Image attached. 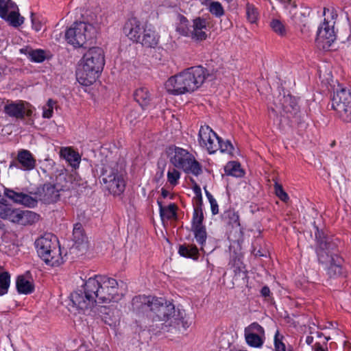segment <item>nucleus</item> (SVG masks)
Returning a JSON list of instances; mask_svg holds the SVG:
<instances>
[{"label":"nucleus","mask_w":351,"mask_h":351,"mask_svg":"<svg viewBox=\"0 0 351 351\" xmlns=\"http://www.w3.org/2000/svg\"><path fill=\"white\" fill-rule=\"evenodd\" d=\"M169 194V193L168 191H167L166 189H165L163 188L162 189V190H161V195H162L163 198L167 197Z\"/></svg>","instance_id":"58"},{"label":"nucleus","mask_w":351,"mask_h":351,"mask_svg":"<svg viewBox=\"0 0 351 351\" xmlns=\"http://www.w3.org/2000/svg\"><path fill=\"white\" fill-rule=\"evenodd\" d=\"M313 341V337L311 336H307L306 338V343L308 345H311Z\"/></svg>","instance_id":"59"},{"label":"nucleus","mask_w":351,"mask_h":351,"mask_svg":"<svg viewBox=\"0 0 351 351\" xmlns=\"http://www.w3.org/2000/svg\"><path fill=\"white\" fill-rule=\"evenodd\" d=\"M315 351H328L327 349L324 348L319 343H316L314 345Z\"/></svg>","instance_id":"56"},{"label":"nucleus","mask_w":351,"mask_h":351,"mask_svg":"<svg viewBox=\"0 0 351 351\" xmlns=\"http://www.w3.org/2000/svg\"><path fill=\"white\" fill-rule=\"evenodd\" d=\"M283 3H291V0H280Z\"/></svg>","instance_id":"64"},{"label":"nucleus","mask_w":351,"mask_h":351,"mask_svg":"<svg viewBox=\"0 0 351 351\" xmlns=\"http://www.w3.org/2000/svg\"><path fill=\"white\" fill-rule=\"evenodd\" d=\"M204 214L202 208H194L191 228L204 227L203 225Z\"/></svg>","instance_id":"34"},{"label":"nucleus","mask_w":351,"mask_h":351,"mask_svg":"<svg viewBox=\"0 0 351 351\" xmlns=\"http://www.w3.org/2000/svg\"><path fill=\"white\" fill-rule=\"evenodd\" d=\"M152 297L145 295H137L132 300V310L136 313L144 312L148 308L151 309Z\"/></svg>","instance_id":"20"},{"label":"nucleus","mask_w":351,"mask_h":351,"mask_svg":"<svg viewBox=\"0 0 351 351\" xmlns=\"http://www.w3.org/2000/svg\"><path fill=\"white\" fill-rule=\"evenodd\" d=\"M261 295L266 298L270 295V289L267 286H264L261 290Z\"/></svg>","instance_id":"55"},{"label":"nucleus","mask_w":351,"mask_h":351,"mask_svg":"<svg viewBox=\"0 0 351 351\" xmlns=\"http://www.w3.org/2000/svg\"><path fill=\"white\" fill-rule=\"evenodd\" d=\"M225 172L228 176L240 178L243 176V171L240 165L234 161L228 162L225 167Z\"/></svg>","instance_id":"33"},{"label":"nucleus","mask_w":351,"mask_h":351,"mask_svg":"<svg viewBox=\"0 0 351 351\" xmlns=\"http://www.w3.org/2000/svg\"><path fill=\"white\" fill-rule=\"evenodd\" d=\"M17 160L21 165L20 168L24 171H31L36 167V160L32 153L26 149L19 152Z\"/></svg>","instance_id":"19"},{"label":"nucleus","mask_w":351,"mask_h":351,"mask_svg":"<svg viewBox=\"0 0 351 351\" xmlns=\"http://www.w3.org/2000/svg\"><path fill=\"white\" fill-rule=\"evenodd\" d=\"M32 23L33 28L36 31L39 32L42 29L43 24L36 17L32 14Z\"/></svg>","instance_id":"51"},{"label":"nucleus","mask_w":351,"mask_h":351,"mask_svg":"<svg viewBox=\"0 0 351 351\" xmlns=\"http://www.w3.org/2000/svg\"><path fill=\"white\" fill-rule=\"evenodd\" d=\"M12 1L11 0H0V14H5L4 8L8 5V3Z\"/></svg>","instance_id":"53"},{"label":"nucleus","mask_w":351,"mask_h":351,"mask_svg":"<svg viewBox=\"0 0 351 351\" xmlns=\"http://www.w3.org/2000/svg\"><path fill=\"white\" fill-rule=\"evenodd\" d=\"M210 204L213 215L218 214L219 206L216 199H210Z\"/></svg>","instance_id":"52"},{"label":"nucleus","mask_w":351,"mask_h":351,"mask_svg":"<svg viewBox=\"0 0 351 351\" xmlns=\"http://www.w3.org/2000/svg\"><path fill=\"white\" fill-rule=\"evenodd\" d=\"M16 286L19 293L25 295L32 293L34 289L33 283L22 276L17 278Z\"/></svg>","instance_id":"28"},{"label":"nucleus","mask_w":351,"mask_h":351,"mask_svg":"<svg viewBox=\"0 0 351 351\" xmlns=\"http://www.w3.org/2000/svg\"><path fill=\"white\" fill-rule=\"evenodd\" d=\"M254 332L257 335L265 336L264 328L257 322H253L245 328V332Z\"/></svg>","instance_id":"46"},{"label":"nucleus","mask_w":351,"mask_h":351,"mask_svg":"<svg viewBox=\"0 0 351 351\" xmlns=\"http://www.w3.org/2000/svg\"><path fill=\"white\" fill-rule=\"evenodd\" d=\"M180 324H182L183 327H184L185 329H186V328H188V327H189V326H188V325H186V324H184V322H183L182 320H178V325H180Z\"/></svg>","instance_id":"61"},{"label":"nucleus","mask_w":351,"mask_h":351,"mask_svg":"<svg viewBox=\"0 0 351 351\" xmlns=\"http://www.w3.org/2000/svg\"><path fill=\"white\" fill-rule=\"evenodd\" d=\"M70 299L73 307L77 310L90 309L98 304L95 295L94 293H91L88 288V280L84 285V291H74L71 294Z\"/></svg>","instance_id":"11"},{"label":"nucleus","mask_w":351,"mask_h":351,"mask_svg":"<svg viewBox=\"0 0 351 351\" xmlns=\"http://www.w3.org/2000/svg\"><path fill=\"white\" fill-rule=\"evenodd\" d=\"M220 149L221 152H227L228 154H232L233 150V146L229 141L223 142L219 137V147H217V150Z\"/></svg>","instance_id":"49"},{"label":"nucleus","mask_w":351,"mask_h":351,"mask_svg":"<svg viewBox=\"0 0 351 351\" xmlns=\"http://www.w3.org/2000/svg\"><path fill=\"white\" fill-rule=\"evenodd\" d=\"M169 155L170 162L175 167L195 176H198L202 173L199 163L186 149L175 147L173 149H169Z\"/></svg>","instance_id":"6"},{"label":"nucleus","mask_w":351,"mask_h":351,"mask_svg":"<svg viewBox=\"0 0 351 351\" xmlns=\"http://www.w3.org/2000/svg\"><path fill=\"white\" fill-rule=\"evenodd\" d=\"M95 33L94 26L85 22H75L65 32L67 43L74 47H82Z\"/></svg>","instance_id":"7"},{"label":"nucleus","mask_w":351,"mask_h":351,"mask_svg":"<svg viewBox=\"0 0 351 351\" xmlns=\"http://www.w3.org/2000/svg\"><path fill=\"white\" fill-rule=\"evenodd\" d=\"M332 108L343 121H351V93L348 90L340 88L334 93Z\"/></svg>","instance_id":"10"},{"label":"nucleus","mask_w":351,"mask_h":351,"mask_svg":"<svg viewBox=\"0 0 351 351\" xmlns=\"http://www.w3.org/2000/svg\"><path fill=\"white\" fill-rule=\"evenodd\" d=\"M54 104L55 102L52 99H49L47 101V104L43 106V117L44 118L49 119L52 117Z\"/></svg>","instance_id":"48"},{"label":"nucleus","mask_w":351,"mask_h":351,"mask_svg":"<svg viewBox=\"0 0 351 351\" xmlns=\"http://www.w3.org/2000/svg\"><path fill=\"white\" fill-rule=\"evenodd\" d=\"M88 288L95 295L98 304L118 302L124 294L117 280L106 276L95 275L89 278Z\"/></svg>","instance_id":"4"},{"label":"nucleus","mask_w":351,"mask_h":351,"mask_svg":"<svg viewBox=\"0 0 351 351\" xmlns=\"http://www.w3.org/2000/svg\"><path fill=\"white\" fill-rule=\"evenodd\" d=\"M280 108L285 114H289L291 117L295 116L299 112L297 101L295 98L289 95L283 96Z\"/></svg>","instance_id":"21"},{"label":"nucleus","mask_w":351,"mask_h":351,"mask_svg":"<svg viewBox=\"0 0 351 351\" xmlns=\"http://www.w3.org/2000/svg\"><path fill=\"white\" fill-rule=\"evenodd\" d=\"M198 137L199 145L205 147L209 154H214L217 151L219 136L209 126H201Z\"/></svg>","instance_id":"13"},{"label":"nucleus","mask_w":351,"mask_h":351,"mask_svg":"<svg viewBox=\"0 0 351 351\" xmlns=\"http://www.w3.org/2000/svg\"><path fill=\"white\" fill-rule=\"evenodd\" d=\"M66 174L62 170V172L56 177L55 183L47 182L40 186L34 193L37 201L40 200L45 204H53L58 202L60 199V192L65 190L67 186L61 184L60 181L65 180Z\"/></svg>","instance_id":"8"},{"label":"nucleus","mask_w":351,"mask_h":351,"mask_svg":"<svg viewBox=\"0 0 351 351\" xmlns=\"http://www.w3.org/2000/svg\"><path fill=\"white\" fill-rule=\"evenodd\" d=\"M194 237L196 239V241L201 245L206 243L207 234L206 231V228L204 227H199V228H191Z\"/></svg>","instance_id":"38"},{"label":"nucleus","mask_w":351,"mask_h":351,"mask_svg":"<svg viewBox=\"0 0 351 351\" xmlns=\"http://www.w3.org/2000/svg\"><path fill=\"white\" fill-rule=\"evenodd\" d=\"M227 223L232 228L240 227L239 216L237 213L233 210H228L226 213Z\"/></svg>","instance_id":"39"},{"label":"nucleus","mask_w":351,"mask_h":351,"mask_svg":"<svg viewBox=\"0 0 351 351\" xmlns=\"http://www.w3.org/2000/svg\"><path fill=\"white\" fill-rule=\"evenodd\" d=\"M180 173L176 169L169 170L167 172V180H168V182L171 185L176 186L178 184V180L180 179Z\"/></svg>","instance_id":"47"},{"label":"nucleus","mask_w":351,"mask_h":351,"mask_svg":"<svg viewBox=\"0 0 351 351\" xmlns=\"http://www.w3.org/2000/svg\"><path fill=\"white\" fill-rule=\"evenodd\" d=\"M193 190H194V193L195 194V196H197L199 194H202L201 189H200V187L199 186L195 185L194 186Z\"/></svg>","instance_id":"57"},{"label":"nucleus","mask_w":351,"mask_h":351,"mask_svg":"<svg viewBox=\"0 0 351 351\" xmlns=\"http://www.w3.org/2000/svg\"><path fill=\"white\" fill-rule=\"evenodd\" d=\"M246 16L247 19L251 23H254L257 21L258 18V12L254 5L247 3L246 4Z\"/></svg>","instance_id":"37"},{"label":"nucleus","mask_w":351,"mask_h":351,"mask_svg":"<svg viewBox=\"0 0 351 351\" xmlns=\"http://www.w3.org/2000/svg\"><path fill=\"white\" fill-rule=\"evenodd\" d=\"M60 156L65 159L73 168L79 167L81 161V156L78 152L71 147H63L60 152Z\"/></svg>","instance_id":"23"},{"label":"nucleus","mask_w":351,"mask_h":351,"mask_svg":"<svg viewBox=\"0 0 351 351\" xmlns=\"http://www.w3.org/2000/svg\"><path fill=\"white\" fill-rule=\"evenodd\" d=\"M285 5L286 8H288V6L291 7L289 13L291 15V19L295 23H300L303 22V14L300 10H298L296 8V5L295 4L294 2H292L291 1V3H285Z\"/></svg>","instance_id":"35"},{"label":"nucleus","mask_w":351,"mask_h":351,"mask_svg":"<svg viewBox=\"0 0 351 351\" xmlns=\"http://www.w3.org/2000/svg\"><path fill=\"white\" fill-rule=\"evenodd\" d=\"M316 253L318 261L322 264L329 265L327 274L331 278L344 275L342 267L343 258L338 254L337 244L335 240L328 237L323 230L316 228Z\"/></svg>","instance_id":"1"},{"label":"nucleus","mask_w":351,"mask_h":351,"mask_svg":"<svg viewBox=\"0 0 351 351\" xmlns=\"http://www.w3.org/2000/svg\"><path fill=\"white\" fill-rule=\"evenodd\" d=\"M3 194L13 202L26 207L34 208L37 205L38 203L36 196L32 197L29 194L16 191L8 188L4 189Z\"/></svg>","instance_id":"15"},{"label":"nucleus","mask_w":351,"mask_h":351,"mask_svg":"<svg viewBox=\"0 0 351 351\" xmlns=\"http://www.w3.org/2000/svg\"><path fill=\"white\" fill-rule=\"evenodd\" d=\"M134 97L142 107L148 105L151 101V95L146 87L137 88L134 93Z\"/></svg>","instance_id":"27"},{"label":"nucleus","mask_w":351,"mask_h":351,"mask_svg":"<svg viewBox=\"0 0 351 351\" xmlns=\"http://www.w3.org/2000/svg\"><path fill=\"white\" fill-rule=\"evenodd\" d=\"M195 202V208H202V194H199L197 196H195L194 197Z\"/></svg>","instance_id":"54"},{"label":"nucleus","mask_w":351,"mask_h":351,"mask_svg":"<svg viewBox=\"0 0 351 351\" xmlns=\"http://www.w3.org/2000/svg\"><path fill=\"white\" fill-rule=\"evenodd\" d=\"M190 37L197 41H202L207 38V22L200 17L193 21V25L191 28Z\"/></svg>","instance_id":"18"},{"label":"nucleus","mask_w":351,"mask_h":351,"mask_svg":"<svg viewBox=\"0 0 351 351\" xmlns=\"http://www.w3.org/2000/svg\"><path fill=\"white\" fill-rule=\"evenodd\" d=\"M5 14H0V16L8 21L13 27H19L23 24L24 18L20 16L19 8L16 4L10 1L8 5L4 8Z\"/></svg>","instance_id":"17"},{"label":"nucleus","mask_w":351,"mask_h":351,"mask_svg":"<svg viewBox=\"0 0 351 351\" xmlns=\"http://www.w3.org/2000/svg\"><path fill=\"white\" fill-rule=\"evenodd\" d=\"M5 202H6V200L4 199H2L1 200H0V203L3 205V206H5Z\"/></svg>","instance_id":"63"},{"label":"nucleus","mask_w":351,"mask_h":351,"mask_svg":"<svg viewBox=\"0 0 351 351\" xmlns=\"http://www.w3.org/2000/svg\"><path fill=\"white\" fill-rule=\"evenodd\" d=\"M10 284V275L7 271L0 273V295L7 293Z\"/></svg>","instance_id":"36"},{"label":"nucleus","mask_w":351,"mask_h":351,"mask_svg":"<svg viewBox=\"0 0 351 351\" xmlns=\"http://www.w3.org/2000/svg\"><path fill=\"white\" fill-rule=\"evenodd\" d=\"M28 58L33 62H42L45 58V52L42 49H31L28 52Z\"/></svg>","instance_id":"40"},{"label":"nucleus","mask_w":351,"mask_h":351,"mask_svg":"<svg viewBox=\"0 0 351 351\" xmlns=\"http://www.w3.org/2000/svg\"><path fill=\"white\" fill-rule=\"evenodd\" d=\"M206 196H207V197H208V199L209 202H210V199H215L213 197V195H212L210 193H208V191H206Z\"/></svg>","instance_id":"60"},{"label":"nucleus","mask_w":351,"mask_h":351,"mask_svg":"<svg viewBox=\"0 0 351 351\" xmlns=\"http://www.w3.org/2000/svg\"><path fill=\"white\" fill-rule=\"evenodd\" d=\"M5 112L11 117L23 119L26 112L24 104L22 101L18 103L12 102L5 106Z\"/></svg>","instance_id":"22"},{"label":"nucleus","mask_w":351,"mask_h":351,"mask_svg":"<svg viewBox=\"0 0 351 351\" xmlns=\"http://www.w3.org/2000/svg\"><path fill=\"white\" fill-rule=\"evenodd\" d=\"M101 178L106 188L113 195H120L125 191V180L123 174L118 170L117 164L106 165Z\"/></svg>","instance_id":"9"},{"label":"nucleus","mask_w":351,"mask_h":351,"mask_svg":"<svg viewBox=\"0 0 351 351\" xmlns=\"http://www.w3.org/2000/svg\"><path fill=\"white\" fill-rule=\"evenodd\" d=\"M209 12L216 17H221L224 14V10L221 4L218 1H213L209 5Z\"/></svg>","instance_id":"43"},{"label":"nucleus","mask_w":351,"mask_h":351,"mask_svg":"<svg viewBox=\"0 0 351 351\" xmlns=\"http://www.w3.org/2000/svg\"><path fill=\"white\" fill-rule=\"evenodd\" d=\"M336 39V35L333 27H330L328 22H324L318 28L316 38L317 45L324 50H327Z\"/></svg>","instance_id":"14"},{"label":"nucleus","mask_w":351,"mask_h":351,"mask_svg":"<svg viewBox=\"0 0 351 351\" xmlns=\"http://www.w3.org/2000/svg\"><path fill=\"white\" fill-rule=\"evenodd\" d=\"M284 336L280 334L278 330H276L274 335V350L277 351H286V346L283 342Z\"/></svg>","instance_id":"42"},{"label":"nucleus","mask_w":351,"mask_h":351,"mask_svg":"<svg viewBox=\"0 0 351 351\" xmlns=\"http://www.w3.org/2000/svg\"><path fill=\"white\" fill-rule=\"evenodd\" d=\"M189 21L184 16H182L180 19V23L177 26L176 30L181 35L184 36L190 37L191 28L188 27Z\"/></svg>","instance_id":"41"},{"label":"nucleus","mask_w":351,"mask_h":351,"mask_svg":"<svg viewBox=\"0 0 351 351\" xmlns=\"http://www.w3.org/2000/svg\"><path fill=\"white\" fill-rule=\"evenodd\" d=\"M5 224L4 223L0 220V230H5Z\"/></svg>","instance_id":"62"},{"label":"nucleus","mask_w":351,"mask_h":351,"mask_svg":"<svg viewBox=\"0 0 351 351\" xmlns=\"http://www.w3.org/2000/svg\"><path fill=\"white\" fill-rule=\"evenodd\" d=\"M141 36V43L146 47H155L158 42V36L156 32L150 28H145Z\"/></svg>","instance_id":"25"},{"label":"nucleus","mask_w":351,"mask_h":351,"mask_svg":"<svg viewBox=\"0 0 351 351\" xmlns=\"http://www.w3.org/2000/svg\"><path fill=\"white\" fill-rule=\"evenodd\" d=\"M157 202L159 206L160 216L162 221L177 218L176 210L178 206L175 204H170L167 206H163L160 201L158 200Z\"/></svg>","instance_id":"26"},{"label":"nucleus","mask_w":351,"mask_h":351,"mask_svg":"<svg viewBox=\"0 0 351 351\" xmlns=\"http://www.w3.org/2000/svg\"><path fill=\"white\" fill-rule=\"evenodd\" d=\"M150 311L154 313L152 319L155 321L168 320L175 313L174 305L165 298L152 297Z\"/></svg>","instance_id":"12"},{"label":"nucleus","mask_w":351,"mask_h":351,"mask_svg":"<svg viewBox=\"0 0 351 351\" xmlns=\"http://www.w3.org/2000/svg\"><path fill=\"white\" fill-rule=\"evenodd\" d=\"M39 215L30 210H21L19 223L22 226L32 225L38 221Z\"/></svg>","instance_id":"29"},{"label":"nucleus","mask_w":351,"mask_h":351,"mask_svg":"<svg viewBox=\"0 0 351 351\" xmlns=\"http://www.w3.org/2000/svg\"><path fill=\"white\" fill-rule=\"evenodd\" d=\"M145 27L135 17L129 19L123 27V33L131 40L138 43Z\"/></svg>","instance_id":"16"},{"label":"nucleus","mask_w":351,"mask_h":351,"mask_svg":"<svg viewBox=\"0 0 351 351\" xmlns=\"http://www.w3.org/2000/svg\"><path fill=\"white\" fill-rule=\"evenodd\" d=\"M97 311L101 313L100 316L102 317L105 323L108 324L110 325L111 324L109 323V322L107 320V317L106 316H104L103 315H108L109 314V309L106 306H101L99 308H97Z\"/></svg>","instance_id":"50"},{"label":"nucleus","mask_w":351,"mask_h":351,"mask_svg":"<svg viewBox=\"0 0 351 351\" xmlns=\"http://www.w3.org/2000/svg\"><path fill=\"white\" fill-rule=\"evenodd\" d=\"M21 210L10 206H0V218L14 223H19Z\"/></svg>","instance_id":"24"},{"label":"nucleus","mask_w":351,"mask_h":351,"mask_svg":"<svg viewBox=\"0 0 351 351\" xmlns=\"http://www.w3.org/2000/svg\"><path fill=\"white\" fill-rule=\"evenodd\" d=\"M73 241L75 244L86 245L87 241V237L84 232V229L81 223H76L73 228Z\"/></svg>","instance_id":"32"},{"label":"nucleus","mask_w":351,"mask_h":351,"mask_svg":"<svg viewBox=\"0 0 351 351\" xmlns=\"http://www.w3.org/2000/svg\"><path fill=\"white\" fill-rule=\"evenodd\" d=\"M208 76V73L203 66H192L169 77L165 82V88L173 95L192 93L202 85Z\"/></svg>","instance_id":"2"},{"label":"nucleus","mask_w":351,"mask_h":351,"mask_svg":"<svg viewBox=\"0 0 351 351\" xmlns=\"http://www.w3.org/2000/svg\"><path fill=\"white\" fill-rule=\"evenodd\" d=\"M270 26L271 29L275 32L276 34L284 36L286 34V29L285 25L282 24L281 21H280L278 19H274L271 21L270 23Z\"/></svg>","instance_id":"44"},{"label":"nucleus","mask_w":351,"mask_h":351,"mask_svg":"<svg viewBox=\"0 0 351 351\" xmlns=\"http://www.w3.org/2000/svg\"><path fill=\"white\" fill-rule=\"evenodd\" d=\"M38 256L48 265H59L61 263L57 237L50 233L45 234L35 241Z\"/></svg>","instance_id":"5"},{"label":"nucleus","mask_w":351,"mask_h":351,"mask_svg":"<svg viewBox=\"0 0 351 351\" xmlns=\"http://www.w3.org/2000/svg\"><path fill=\"white\" fill-rule=\"evenodd\" d=\"M264 337L254 332H245V338L247 343L254 348H260L264 343Z\"/></svg>","instance_id":"31"},{"label":"nucleus","mask_w":351,"mask_h":351,"mask_svg":"<svg viewBox=\"0 0 351 351\" xmlns=\"http://www.w3.org/2000/svg\"><path fill=\"white\" fill-rule=\"evenodd\" d=\"M105 65L104 51L101 47L90 48L81 59L76 71L77 80L84 86L93 84L100 76Z\"/></svg>","instance_id":"3"},{"label":"nucleus","mask_w":351,"mask_h":351,"mask_svg":"<svg viewBox=\"0 0 351 351\" xmlns=\"http://www.w3.org/2000/svg\"><path fill=\"white\" fill-rule=\"evenodd\" d=\"M178 253L180 256L186 258L197 260L199 256V251L194 245H182L179 247Z\"/></svg>","instance_id":"30"},{"label":"nucleus","mask_w":351,"mask_h":351,"mask_svg":"<svg viewBox=\"0 0 351 351\" xmlns=\"http://www.w3.org/2000/svg\"><path fill=\"white\" fill-rule=\"evenodd\" d=\"M275 193L276 196L282 202H287L289 199L288 194L284 191L281 184L278 182L274 184Z\"/></svg>","instance_id":"45"}]
</instances>
